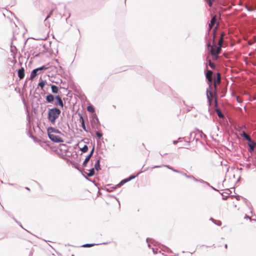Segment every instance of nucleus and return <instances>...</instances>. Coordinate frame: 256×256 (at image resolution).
I'll return each mask as SVG.
<instances>
[{"mask_svg": "<svg viewBox=\"0 0 256 256\" xmlns=\"http://www.w3.org/2000/svg\"><path fill=\"white\" fill-rule=\"evenodd\" d=\"M208 66L213 70L215 69L216 65L214 63L212 62L210 60H208Z\"/></svg>", "mask_w": 256, "mask_h": 256, "instance_id": "nucleus-27", "label": "nucleus"}, {"mask_svg": "<svg viewBox=\"0 0 256 256\" xmlns=\"http://www.w3.org/2000/svg\"><path fill=\"white\" fill-rule=\"evenodd\" d=\"M217 28V26L213 30V42H214V38L216 37V32Z\"/></svg>", "mask_w": 256, "mask_h": 256, "instance_id": "nucleus-34", "label": "nucleus"}, {"mask_svg": "<svg viewBox=\"0 0 256 256\" xmlns=\"http://www.w3.org/2000/svg\"><path fill=\"white\" fill-rule=\"evenodd\" d=\"M213 72L211 70H208L206 74V78L208 81L210 82L209 84V88H211V86L212 84V76Z\"/></svg>", "mask_w": 256, "mask_h": 256, "instance_id": "nucleus-5", "label": "nucleus"}, {"mask_svg": "<svg viewBox=\"0 0 256 256\" xmlns=\"http://www.w3.org/2000/svg\"><path fill=\"white\" fill-rule=\"evenodd\" d=\"M52 13V10H51L50 12V14L46 16V19L44 20V22H46L45 24L46 26L48 25V26H50V23L47 24L48 22H46V20L47 19H48V18H50V17Z\"/></svg>", "mask_w": 256, "mask_h": 256, "instance_id": "nucleus-25", "label": "nucleus"}, {"mask_svg": "<svg viewBox=\"0 0 256 256\" xmlns=\"http://www.w3.org/2000/svg\"><path fill=\"white\" fill-rule=\"evenodd\" d=\"M214 223L218 226H220L222 225V222L220 220H215L214 222Z\"/></svg>", "mask_w": 256, "mask_h": 256, "instance_id": "nucleus-38", "label": "nucleus"}, {"mask_svg": "<svg viewBox=\"0 0 256 256\" xmlns=\"http://www.w3.org/2000/svg\"><path fill=\"white\" fill-rule=\"evenodd\" d=\"M245 8L249 12H252L254 10H256V8H254L252 7H250V6H248L247 5L246 6Z\"/></svg>", "mask_w": 256, "mask_h": 256, "instance_id": "nucleus-33", "label": "nucleus"}, {"mask_svg": "<svg viewBox=\"0 0 256 256\" xmlns=\"http://www.w3.org/2000/svg\"><path fill=\"white\" fill-rule=\"evenodd\" d=\"M217 20V18L216 16H214L212 17L210 20V23L208 24L209 30H210L213 26L216 24Z\"/></svg>", "mask_w": 256, "mask_h": 256, "instance_id": "nucleus-12", "label": "nucleus"}, {"mask_svg": "<svg viewBox=\"0 0 256 256\" xmlns=\"http://www.w3.org/2000/svg\"><path fill=\"white\" fill-rule=\"evenodd\" d=\"M49 138L52 142H62V138L53 134H48Z\"/></svg>", "mask_w": 256, "mask_h": 256, "instance_id": "nucleus-3", "label": "nucleus"}, {"mask_svg": "<svg viewBox=\"0 0 256 256\" xmlns=\"http://www.w3.org/2000/svg\"><path fill=\"white\" fill-rule=\"evenodd\" d=\"M52 92L54 94H57L58 92V88L56 85H52L51 86Z\"/></svg>", "mask_w": 256, "mask_h": 256, "instance_id": "nucleus-22", "label": "nucleus"}, {"mask_svg": "<svg viewBox=\"0 0 256 256\" xmlns=\"http://www.w3.org/2000/svg\"><path fill=\"white\" fill-rule=\"evenodd\" d=\"M54 99H55V96H54L52 94H48L46 97V101L48 103L52 102Z\"/></svg>", "mask_w": 256, "mask_h": 256, "instance_id": "nucleus-14", "label": "nucleus"}, {"mask_svg": "<svg viewBox=\"0 0 256 256\" xmlns=\"http://www.w3.org/2000/svg\"><path fill=\"white\" fill-rule=\"evenodd\" d=\"M210 186V187L212 190H216V191H217V190H218L216 189V188H214L212 186H210H210Z\"/></svg>", "mask_w": 256, "mask_h": 256, "instance_id": "nucleus-45", "label": "nucleus"}, {"mask_svg": "<svg viewBox=\"0 0 256 256\" xmlns=\"http://www.w3.org/2000/svg\"><path fill=\"white\" fill-rule=\"evenodd\" d=\"M26 189L27 190H30V188H28V187H26Z\"/></svg>", "mask_w": 256, "mask_h": 256, "instance_id": "nucleus-51", "label": "nucleus"}, {"mask_svg": "<svg viewBox=\"0 0 256 256\" xmlns=\"http://www.w3.org/2000/svg\"><path fill=\"white\" fill-rule=\"evenodd\" d=\"M210 220H212L213 223L215 222V220L212 218H210Z\"/></svg>", "mask_w": 256, "mask_h": 256, "instance_id": "nucleus-46", "label": "nucleus"}, {"mask_svg": "<svg viewBox=\"0 0 256 256\" xmlns=\"http://www.w3.org/2000/svg\"><path fill=\"white\" fill-rule=\"evenodd\" d=\"M96 135L99 138H101L102 136V134L98 132H96Z\"/></svg>", "mask_w": 256, "mask_h": 256, "instance_id": "nucleus-39", "label": "nucleus"}, {"mask_svg": "<svg viewBox=\"0 0 256 256\" xmlns=\"http://www.w3.org/2000/svg\"><path fill=\"white\" fill-rule=\"evenodd\" d=\"M178 140H173V141H172V143H173V144H178Z\"/></svg>", "mask_w": 256, "mask_h": 256, "instance_id": "nucleus-44", "label": "nucleus"}, {"mask_svg": "<svg viewBox=\"0 0 256 256\" xmlns=\"http://www.w3.org/2000/svg\"><path fill=\"white\" fill-rule=\"evenodd\" d=\"M91 121L92 125L98 126L100 124V121L96 114H93L91 118Z\"/></svg>", "mask_w": 256, "mask_h": 256, "instance_id": "nucleus-7", "label": "nucleus"}, {"mask_svg": "<svg viewBox=\"0 0 256 256\" xmlns=\"http://www.w3.org/2000/svg\"><path fill=\"white\" fill-rule=\"evenodd\" d=\"M88 150V148L87 145H84L82 148H80V150L82 152H86Z\"/></svg>", "mask_w": 256, "mask_h": 256, "instance_id": "nucleus-28", "label": "nucleus"}, {"mask_svg": "<svg viewBox=\"0 0 256 256\" xmlns=\"http://www.w3.org/2000/svg\"><path fill=\"white\" fill-rule=\"evenodd\" d=\"M36 68L38 69V71H40V70H46L48 68L44 66H40V67Z\"/></svg>", "mask_w": 256, "mask_h": 256, "instance_id": "nucleus-36", "label": "nucleus"}, {"mask_svg": "<svg viewBox=\"0 0 256 256\" xmlns=\"http://www.w3.org/2000/svg\"><path fill=\"white\" fill-rule=\"evenodd\" d=\"M182 138H179L178 140H181Z\"/></svg>", "mask_w": 256, "mask_h": 256, "instance_id": "nucleus-50", "label": "nucleus"}, {"mask_svg": "<svg viewBox=\"0 0 256 256\" xmlns=\"http://www.w3.org/2000/svg\"><path fill=\"white\" fill-rule=\"evenodd\" d=\"M254 220H256V219H254Z\"/></svg>", "mask_w": 256, "mask_h": 256, "instance_id": "nucleus-54", "label": "nucleus"}, {"mask_svg": "<svg viewBox=\"0 0 256 256\" xmlns=\"http://www.w3.org/2000/svg\"><path fill=\"white\" fill-rule=\"evenodd\" d=\"M55 99L56 100V102L54 103V105L56 106H58L61 108H63L64 104L62 98L59 96H55Z\"/></svg>", "mask_w": 256, "mask_h": 256, "instance_id": "nucleus-8", "label": "nucleus"}, {"mask_svg": "<svg viewBox=\"0 0 256 256\" xmlns=\"http://www.w3.org/2000/svg\"><path fill=\"white\" fill-rule=\"evenodd\" d=\"M244 218L248 219V220H251V218L250 216H246L245 217H244Z\"/></svg>", "mask_w": 256, "mask_h": 256, "instance_id": "nucleus-43", "label": "nucleus"}, {"mask_svg": "<svg viewBox=\"0 0 256 256\" xmlns=\"http://www.w3.org/2000/svg\"><path fill=\"white\" fill-rule=\"evenodd\" d=\"M224 36H225V34L224 32H222L220 34V38L218 40V44H220V46L222 45V44L224 42Z\"/></svg>", "mask_w": 256, "mask_h": 256, "instance_id": "nucleus-19", "label": "nucleus"}, {"mask_svg": "<svg viewBox=\"0 0 256 256\" xmlns=\"http://www.w3.org/2000/svg\"><path fill=\"white\" fill-rule=\"evenodd\" d=\"M166 153L162 154H160V155H161L162 156H164V155H166Z\"/></svg>", "mask_w": 256, "mask_h": 256, "instance_id": "nucleus-48", "label": "nucleus"}, {"mask_svg": "<svg viewBox=\"0 0 256 256\" xmlns=\"http://www.w3.org/2000/svg\"><path fill=\"white\" fill-rule=\"evenodd\" d=\"M224 247H225V248H227V247H228V245H227V244H226L224 245Z\"/></svg>", "mask_w": 256, "mask_h": 256, "instance_id": "nucleus-49", "label": "nucleus"}, {"mask_svg": "<svg viewBox=\"0 0 256 256\" xmlns=\"http://www.w3.org/2000/svg\"><path fill=\"white\" fill-rule=\"evenodd\" d=\"M248 150L250 152L254 151V149L256 148V142L251 139L250 142H248Z\"/></svg>", "mask_w": 256, "mask_h": 256, "instance_id": "nucleus-11", "label": "nucleus"}, {"mask_svg": "<svg viewBox=\"0 0 256 256\" xmlns=\"http://www.w3.org/2000/svg\"><path fill=\"white\" fill-rule=\"evenodd\" d=\"M241 136L245 138L246 140L248 142L251 141V138L246 134V133L245 132V131H242V133L240 134Z\"/></svg>", "mask_w": 256, "mask_h": 256, "instance_id": "nucleus-16", "label": "nucleus"}, {"mask_svg": "<svg viewBox=\"0 0 256 256\" xmlns=\"http://www.w3.org/2000/svg\"><path fill=\"white\" fill-rule=\"evenodd\" d=\"M48 134H61V132L58 129L53 128V127H49L47 128Z\"/></svg>", "mask_w": 256, "mask_h": 256, "instance_id": "nucleus-10", "label": "nucleus"}, {"mask_svg": "<svg viewBox=\"0 0 256 256\" xmlns=\"http://www.w3.org/2000/svg\"><path fill=\"white\" fill-rule=\"evenodd\" d=\"M80 116V119L81 120V124H82V128L84 129V130L86 132V126H85V123H84V120L82 117V116L80 114H79Z\"/></svg>", "mask_w": 256, "mask_h": 256, "instance_id": "nucleus-21", "label": "nucleus"}, {"mask_svg": "<svg viewBox=\"0 0 256 256\" xmlns=\"http://www.w3.org/2000/svg\"><path fill=\"white\" fill-rule=\"evenodd\" d=\"M38 86L41 88H43L44 87V86H45V82L44 81V80H42L40 81L38 84Z\"/></svg>", "mask_w": 256, "mask_h": 256, "instance_id": "nucleus-31", "label": "nucleus"}, {"mask_svg": "<svg viewBox=\"0 0 256 256\" xmlns=\"http://www.w3.org/2000/svg\"><path fill=\"white\" fill-rule=\"evenodd\" d=\"M94 146H93L92 150H90V154L87 156L86 158L84 160L83 162L82 165L86 167L88 162H89L90 160V159L91 157L92 156L94 152Z\"/></svg>", "mask_w": 256, "mask_h": 256, "instance_id": "nucleus-4", "label": "nucleus"}, {"mask_svg": "<svg viewBox=\"0 0 256 256\" xmlns=\"http://www.w3.org/2000/svg\"><path fill=\"white\" fill-rule=\"evenodd\" d=\"M146 241L148 242V238H146Z\"/></svg>", "mask_w": 256, "mask_h": 256, "instance_id": "nucleus-53", "label": "nucleus"}, {"mask_svg": "<svg viewBox=\"0 0 256 256\" xmlns=\"http://www.w3.org/2000/svg\"><path fill=\"white\" fill-rule=\"evenodd\" d=\"M128 182V180L127 178L124 179L118 184V186H120L122 185H123L124 184H125Z\"/></svg>", "mask_w": 256, "mask_h": 256, "instance_id": "nucleus-29", "label": "nucleus"}, {"mask_svg": "<svg viewBox=\"0 0 256 256\" xmlns=\"http://www.w3.org/2000/svg\"><path fill=\"white\" fill-rule=\"evenodd\" d=\"M94 170H96L97 171H98L100 170V158H98L94 164Z\"/></svg>", "mask_w": 256, "mask_h": 256, "instance_id": "nucleus-18", "label": "nucleus"}, {"mask_svg": "<svg viewBox=\"0 0 256 256\" xmlns=\"http://www.w3.org/2000/svg\"><path fill=\"white\" fill-rule=\"evenodd\" d=\"M14 49L16 50V48L14 46H11V51L12 52H13Z\"/></svg>", "mask_w": 256, "mask_h": 256, "instance_id": "nucleus-42", "label": "nucleus"}, {"mask_svg": "<svg viewBox=\"0 0 256 256\" xmlns=\"http://www.w3.org/2000/svg\"><path fill=\"white\" fill-rule=\"evenodd\" d=\"M152 251L154 254H157L158 252V249H157V248L154 249V248H152Z\"/></svg>", "mask_w": 256, "mask_h": 256, "instance_id": "nucleus-40", "label": "nucleus"}, {"mask_svg": "<svg viewBox=\"0 0 256 256\" xmlns=\"http://www.w3.org/2000/svg\"><path fill=\"white\" fill-rule=\"evenodd\" d=\"M212 96V93L211 92L209 91L208 90H206V97L208 102L209 106H210L212 104V100L210 98V96Z\"/></svg>", "mask_w": 256, "mask_h": 256, "instance_id": "nucleus-17", "label": "nucleus"}, {"mask_svg": "<svg viewBox=\"0 0 256 256\" xmlns=\"http://www.w3.org/2000/svg\"><path fill=\"white\" fill-rule=\"evenodd\" d=\"M87 110L88 112H94V108L92 106H89L87 107Z\"/></svg>", "mask_w": 256, "mask_h": 256, "instance_id": "nucleus-26", "label": "nucleus"}, {"mask_svg": "<svg viewBox=\"0 0 256 256\" xmlns=\"http://www.w3.org/2000/svg\"><path fill=\"white\" fill-rule=\"evenodd\" d=\"M220 74L219 72H218L216 74V76L214 78V87L215 90L216 89V86L217 84H218L220 82Z\"/></svg>", "mask_w": 256, "mask_h": 256, "instance_id": "nucleus-6", "label": "nucleus"}, {"mask_svg": "<svg viewBox=\"0 0 256 256\" xmlns=\"http://www.w3.org/2000/svg\"><path fill=\"white\" fill-rule=\"evenodd\" d=\"M180 174L186 176V178H190L191 179V178H192V176H190V175H188L186 174V173H184L182 172H180Z\"/></svg>", "mask_w": 256, "mask_h": 256, "instance_id": "nucleus-32", "label": "nucleus"}, {"mask_svg": "<svg viewBox=\"0 0 256 256\" xmlns=\"http://www.w3.org/2000/svg\"><path fill=\"white\" fill-rule=\"evenodd\" d=\"M60 113L61 110L56 107L48 108V122L52 125L55 124L56 120L60 116Z\"/></svg>", "mask_w": 256, "mask_h": 256, "instance_id": "nucleus-1", "label": "nucleus"}, {"mask_svg": "<svg viewBox=\"0 0 256 256\" xmlns=\"http://www.w3.org/2000/svg\"><path fill=\"white\" fill-rule=\"evenodd\" d=\"M204 184V186H206V184Z\"/></svg>", "mask_w": 256, "mask_h": 256, "instance_id": "nucleus-52", "label": "nucleus"}, {"mask_svg": "<svg viewBox=\"0 0 256 256\" xmlns=\"http://www.w3.org/2000/svg\"><path fill=\"white\" fill-rule=\"evenodd\" d=\"M109 242H102V243H100V244H108ZM98 244H84V245L82 246V247H85V248H89V247H91L92 246H94V245H98Z\"/></svg>", "mask_w": 256, "mask_h": 256, "instance_id": "nucleus-20", "label": "nucleus"}, {"mask_svg": "<svg viewBox=\"0 0 256 256\" xmlns=\"http://www.w3.org/2000/svg\"><path fill=\"white\" fill-rule=\"evenodd\" d=\"M162 166L166 167L168 169L170 170H172L173 172L178 173V174H180V171L168 165H163V166ZM160 167H162V166H155L152 167V168L153 169V168H160Z\"/></svg>", "mask_w": 256, "mask_h": 256, "instance_id": "nucleus-9", "label": "nucleus"}, {"mask_svg": "<svg viewBox=\"0 0 256 256\" xmlns=\"http://www.w3.org/2000/svg\"><path fill=\"white\" fill-rule=\"evenodd\" d=\"M18 76L20 79H22L24 76V68H21L18 71Z\"/></svg>", "mask_w": 256, "mask_h": 256, "instance_id": "nucleus-13", "label": "nucleus"}, {"mask_svg": "<svg viewBox=\"0 0 256 256\" xmlns=\"http://www.w3.org/2000/svg\"><path fill=\"white\" fill-rule=\"evenodd\" d=\"M198 182H199L203 184H206V186H210V184L208 182L204 181L202 180H198Z\"/></svg>", "mask_w": 256, "mask_h": 256, "instance_id": "nucleus-35", "label": "nucleus"}, {"mask_svg": "<svg viewBox=\"0 0 256 256\" xmlns=\"http://www.w3.org/2000/svg\"><path fill=\"white\" fill-rule=\"evenodd\" d=\"M214 0H206V2L210 6H212V2Z\"/></svg>", "mask_w": 256, "mask_h": 256, "instance_id": "nucleus-37", "label": "nucleus"}, {"mask_svg": "<svg viewBox=\"0 0 256 256\" xmlns=\"http://www.w3.org/2000/svg\"><path fill=\"white\" fill-rule=\"evenodd\" d=\"M222 48V46L213 45L210 48V52L212 56V60H216L218 58V54H220Z\"/></svg>", "mask_w": 256, "mask_h": 256, "instance_id": "nucleus-2", "label": "nucleus"}, {"mask_svg": "<svg viewBox=\"0 0 256 256\" xmlns=\"http://www.w3.org/2000/svg\"><path fill=\"white\" fill-rule=\"evenodd\" d=\"M38 69L36 68L32 70L30 74V79L32 80L37 75L38 72Z\"/></svg>", "mask_w": 256, "mask_h": 256, "instance_id": "nucleus-15", "label": "nucleus"}, {"mask_svg": "<svg viewBox=\"0 0 256 256\" xmlns=\"http://www.w3.org/2000/svg\"><path fill=\"white\" fill-rule=\"evenodd\" d=\"M216 111V112L218 116L220 118H224V114H222V112H221V110L220 109L217 108Z\"/></svg>", "mask_w": 256, "mask_h": 256, "instance_id": "nucleus-23", "label": "nucleus"}, {"mask_svg": "<svg viewBox=\"0 0 256 256\" xmlns=\"http://www.w3.org/2000/svg\"><path fill=\"white\" fill-rule=\"evenodd\" d=\"M191 179H192V180H194V181L195 182H198V180H197L196 178L194 176H192V178H191Z\"/></svg>", "mask_w": 256, "mask_h": 256, "instance_id": "nucleus-41", "label": "nucleus"}, {"mask_svg": "<svg viewBox=\"0 0 256 256\" xmlns=\"http://www.w3.org/2000/svg\"><path fill=\"white\" fill-rule=\"evenodd\" d=\"M140 172H138V174H137L136 175V176H134V175H131V176H130L129 177H128V178H128V182H129V181H130V180H133V179H134V178H136V176H138V175Z\"/></svg>", "mask_w": 256, "mask_h": 256, "instance_id": "nucleus-30", "label": "nucleus"}, {"mask_svg": "<svg viewBox=\"0 0 256 256\" xmlns=\"http://www.w3.org/2000/svg\"><path fill=\"white\" fill-rule=\"evenodd\" d=\"M207 46H208V47H212V46L210 43H208L207 44Z\"/></svg>", "mask_w": 256, "mask_h": 256, "instance_id": "nucleus-47", "label": "nucleus"}, {"mask_svg": "<svg viewBox=\"0 0 256 256\" xmlns=\"http://www.w3.org/2000/svg\"><path fill=\"white\" fill-rule=\"evenodd\" d=\"M95 174V170H94V168H91L90 170H89V172L88 173H87V176H93Z\"/></svg>", "mask_w": 256, "mask_h": 256, "instance_id": "nucleus-24", "label": "nucleus"}]
</instances>
